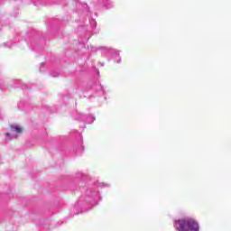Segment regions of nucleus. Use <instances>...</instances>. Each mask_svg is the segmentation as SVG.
<instances>
[{
  "label": "nucleus",
  "instance_id": "f257e3e1",
  "mask_svg": "<svg viewBox=\"0 0 231 231\" xmlns=\"http://www.w3.org/2000/svg\"><path fill=\"white\" fill-rule=\"evenodd\" d=\"M174 228L177 231H199V222L193 217L175 220Z\"/></svg>",
  "mask_w": 231,
  "mask_h": 231
},
{
  "label": "nucleus",
  "instance_id": "f03ea898",
  "mask_svg": "<svg viewBox=\"0 0 231 231\" xmlns=\"http://www.w3.org/2000/svg\"><path fill=\"white\" fill-rule=\"evenodd\" d=\"M24 133V127L19 124H13L9 125L7 133L4 134L5 142H12L17 140V137Z\"/></svg>",
  "mask_w": 231,
  "mask_h": 231
},
{
  "label": "nucleus",
  "instance_id": "7ed1b4c3",
  "mask_svg": "<svg viewBox=\"0 0 231 231\" xmlns=\"http://www.w3.org/2000/svg\"><path fill=\"white\" fill-rule=\"evenodd\" d=\"M100 201V193L98 191H91L88 196V205L91 207H97Z\"/></svg>",
  "mask_w": 231,
  "mask_h": 231
},
{
  "label": "nucleus",
  "instance_id": "20e7f679",
  "mask_svg": "<svg viewBox=\"0 0 231 231\" xmlns=\"http://www.w3.org/2000/svg\"><path fill=\"white\" fill-rule=\"evenodd\" d=\"M104 66V63H99L97 66H92L91 73L95 77V79H100V70L98 69V67Z\"/></svg>",
  "mask_w": 231,
  "mask_h": 231
},
{
  "label": "nucleus",
  "instance_id": "39448f33",
  "mask_svg": "<svg viewBox=\"0 0 231 231\" xmlns=\"http://www.w3.org/2000/svg\"><path fill=\"white\" fill-rule=\"evenodd\" d=\"M97 187H101V188L109 187V184L106 182H97Z\"/></svg>",
  "mask_w": 231,
  "mask_h": 231
},
{
  "label": "nucleus",
  "instance_id": "423d86ee",
  "mask_svg": "<svg viewBox=\"0 0 231 231\" xmlns=\"http://www.w3.org/2000/svg\"><path fill=\"white\" fill-rule=\"evenodd\" d=\"M95 120H96V117L93 115H88V124H93Z\"/></svg>",
  "mask_w": 231,
  "mask_h": 231
},
{
  "label": "nucleus",
  "instance_id": "0eeeda50",
  "mask_svg": "<svg viewBox=\"0 0 231 231\" xmlns=\"http://www.w3.org/2000/svg\"><path fill=\"white\" fill-rule=\"evenodd\" d=\"M90 23H91L93 26H97V21H95V19L90 20Z\"/></svg>",
  "mask_w": 231,
  "mask_h": 231
},
{
  "label": "nucleus",
  "instance_id": "6e6552de",
  "mask_svg": "<svg viewBox=\"0 0 231 231\" xmlns=\"http://www.w3.org/2000/svg\"><path fill=\"white\" fill-rule=\"evenodd\" d=\"M99 88L101 89V91H103V94L106 93V89L104 88V87L102 85L99 86Z\"/></svg>",
  "mask_w": 231,
  "mask_h": 231
},
{
  "label": "nucleus",
  "instance_id": "1a4fd4ad",
  "mask_svg": "<svg viewBox=\"0 0 231 231\" xmlns=\"http://www.w3.org/2000/svg\"><path fill=\"white\" fill-rule=\"evenodd\" d=\"M116 62V64H120V60H117Z\"/></svg>",
  "mask_w": 231,
  "mask_h": 231
}]
</instances>
